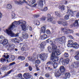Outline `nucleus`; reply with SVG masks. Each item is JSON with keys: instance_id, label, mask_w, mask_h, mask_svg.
Returning <instances> with one entry per match:
<instances>
[{"instance_id": "32", "label": "nucleus", "mask_w": 79, "mask_h": 79, "mask_svg": "<svg viewBox=\"0 0 79 79\" xmlns=\"http://www.w3.org/2000/svg\"><path fill=\"white\" fill-rule=\"evenodd\" d=\"M35 24L37 26H39L40 25V22L38 20H36L35 22Z\"/></svg>"}, {"instance_id": "13", "label": "nucleus", "mask_w": 79, "mask_h": 79, "mask_svg": "<svg viewBox=\"0 0 79 79\" xmlns=\"http://www.w3.org/2000/svg\"><path fill=\"white\" fill-rule=\"evenodd\" d=\"M47 35H42L40 37V39L41 40H44L48 38Z\"/></svg>"}, {"instance_id": "21", "label": "nucleus", "mask_w": 79, "mask_h": 79, "mask_svg": "<svg viewBox=\"0 0 79 79\" xmlns=\"http://www.w3.org/2000/svg\"><path fill=\"white\" fill-rule=\"evenodd\" d=\"M9 56H9V55H8V54L7 53H6V54L5 55H4V57H5V58L7 59L6 61H7V62H8V59L9 58Z\"/></svg>"}, {"instance_id": "63", "label": "nucleus", "mask_w": 79, "mask_h": 79, "mask_svg": "<svg viewBox=\"0 0 79 79\" xmlns=\"http://www.w3.org/2000/svg\"><path fill=\"white\" fill-rule=\"evenodd\" d=\"M67 4H68V1H65L64 2V4L67 5Z\"/></svg>"}, {"instance_id": "1", "label": "nucleus", "mask_w": 79, "mask_h": 79, "mask_svg": "<svg viewBox=\"0 0 79 79\" xmlns=\"http://www.w3.org/2000/svg\"><path fill=\"white\" fill-rule=\"evenodd\" d=\"M26 22L23 20H20L19 21H15L14 22L8 29H6L4 31L9 35H10L12 37H18L19 33H18L15 34L11 30H13L15 27L16 25H19V24H22L21 26L23 31H27L28 29L27 27L26 26Z\"/></svg>"}, {"instance_id": "41", "label": "nucleus", "mask_w": 79, "mask_h": 79, "mask_svg": "<svg viewBox=\"0 0 79 79\" xmlns=\"http://www.w3.org/2000/svg\"><path fill=\"white\" fill-rule=\"evenodd\" d=\"M64 56L65 57H68V56H69V54L67 53H65Z\"/></svg>"}, {"instance_id": "7", "label": "nucleus", "mask_w": 79, "mask_h": 79, "mask_svg": "<svg viewBox=\"0 0 79 79\" xmlns=\"http://www.w3.org/2000/svg\"><path fill=\"white\" fill-rule=\"evenodd\" d=\"M61 74V72L60 70H58L55 72V75L56 77H58L60 76Z\"/></svg>"}, {"instance_id": "14", "label": "nucleus", "mask_w": 79, "mask_h": 79, "mask_svg": "<svg viewBox=\"0 0 79 79\" xmlns=\"http://www.w3.org/2000/svg\"><path fill=\"white\" fill-rule=\"evenodd\" d=\"M64 76L65 79H67V78H69L71 77V74L70 73H67L64 74Z\"/></svg>"}, {"instance_id": "43", "label": "nucleus", "mask_w": 79, "mask_h": 79, "mask_svg": "<svg viewBox=\"0 0 79 79\" xmlns=\"http://www.w3.org/2000/svg\"><path fill=\"white\" fill-rule=\"evenodd\" d=\"M63 22L62 21H58V23L59 24H63Z\"/></svg>"}, {"instance_id": "49", "label": "nucleus", "mask_w": 79, "mask_h": 79, "mask_svg": "<svg viewBox=\"0 0 79 79\" xmlns=\"http://www.w3.org/2000/svg\"><path fill=\"white\" fill-rule=\"evenodd\" d=\"M68 36L71 39H73V37L71 36V35H69Z\"/></svg>"}, {"instance_id": "37", "label": "nucleus", "mask_w": 79, "mask_h": 79, "mask_svg": "<svg viewBox=\"0 0 79 79\" xmlns=\"http://www.w3.org/2000/svg\"><path fill=\"white\" fill-rule=\"evenodd\" d=\"M60 62H61V63H62L64 65V61H63V58L60 59Z\"/></svg>"}, {"instance_id": "48", "label": "nucleus", "mask_w": 79, "mask_h": 79, "mask_svg": "<svg viewBox=\"0 0 79 79\" xmlns=\"http://www.w3.org/2000/svg\"><path fill=\"white\" fill-rule=\"evenodd\" d=\"M0 44H2L3 45V44H4V40H1L0 41Z\"/></svg>"}, {"instance_id": "58", "label": "nucleus", "mask_w": 79, "mask_h": 79, "mask_svg": "<svg viewBox=\"0 0 79 79\" xmlns=\"http://www.w3.org/2000/svg\"><path fill=\"white\" fill-rule=\"evenodd\" d=\"M15 64V62H12L10 64V66H12Z\"/></svg>"}, {"instance_id": "34", "label": "nucleus", "mask_w": 79, "mask_h": 79, "mask_svg": "<svg viewBox=\"0 0 79 79\" xmlns=\"http://www.w3.org/2000/svg\"><path fill=\"white\" fill-rule=\"evenodd\" d=\"M19 58L22 60H24L25 59V57L23 56H19Z\"/></svg>"}, {"instance_id": "27", "label": "nucleus", "mask_w": 79, "mask_h": 79, "mask_svg": "<svg viewBox=\"0 0 79 79\" xmlns=\"http://www.w3.org/2000/svg\"><path fill=\"white\" fill-rule=\"evenodd\" d=\"M58 65V63H54L53 65L54 68V69H56V68H57Z\"/></svg>"}, {"instance_id": "8", "label": "nucleus", "mask_w": 79, "mask_h": 79, "mask_svg": "<svg viewBox=\"0 0 79 79\" xmlns=\"http://www.w3.org/2000/svg\"><path fill=\"white\" fill-rule=\"evenodd\" d=\"M44 2H45V0H40L38 2V5L41 8H43V6H44Z\"/></svg>"}, {"instance_id": "18", "label": "nucleus", "mask_w": 79, "mask_h": 79, "mask_svg": "<svg viewBox=\"0 0 79 79\" xmlns=\"http://www.w3.org/2000/svg\"><path fill=\"white\" fill-rule=\"evenodd\" d=\"M50 39H48L46 40V41L48 42V43H50V44L51 45H54L55 44V42H53L52 40H49Z\"/></svg>"}, {"instance_id": "36", "label": "nucleus", "mask_w": 79, "mask_h": 79, "mask_svg": "<svg viewBox=\"0 0 79 79\" xmlns=\"http://www.w3.org/2000/svg\"><path fill=\"white\" fill-rule=\"evenodd\" d=\"M35 66L37 65V64H40V61L39 60H37L35 61Z\"/></svg>"}, {"instance_id": "2", "label": "nucleus", "mask_w": 79, "mask_h": 79, "mask_svg": "<svg viewBox=\"0 0 79 79\" xmlns=\"http://www.w3.org/2000/svg\"><path fill=\"white\" fill-rule=\"evenodd\" d=\"M56 48H57V47L55 44L52 45V49L50 47H48V50L49 52L50 53L52 52L51 58L53 62L57 61L58 60V57L57 56L58 55H60V50L56 49Z\"/></svg>"}, {"instance_id": "51", "label": "nucleus", "mask_w": 79, "mask_h": 79, "mask_svg": "<svg viewBox=\"0 0 79 79\" xmlns=\"http://www.w3.org/2000/svg\"><path fill=\"white\" fill-rule=\"evenodd\" d=\"M6 67H4L2 68H1V69L2 70V71H5V69H6Z\"/></svg>"}, {"instance_id": "6", "label": "nucleus", "mask_w": 79, "mask_h": 79, "mask_svg": "<svg viewBox=\"0 0 79 79\" xmlns=\"http://www.w3.org/2000/svg\"><path fill=\"white\" fill-rule=\"evenodd\" d=\"M61 30L64 32V33L65 34H68L69 32V33H73V30H68L66 28H62Z\"/></svg>"}, {"instance_id": "12", "label": "nucleus", "mask_w": 79, "mask_h": 79, "mask_svg": "<svg viewBox=\"0 0 79 79\" xmlns=\"http://www.w3.org/2000/svg\"><path fill=\"white\" fill-rule=\"evenodd\" d=\"M23 77L25 79H29L30 77L29 75L27 73H25L23 74Z\"/></svg>"}, {"instance_id": "39", "label": "nucleus", "mask_w": 79, "mask_h": 79, "mask_svg": "<svg viewBox=\"0 0 79 79\" xmlns=\"http://www.w3.org/2000/svg\"><path fill=\"white\" fill-rule=\"evenodd\" d=\"M25 3L27 4V5L29 6V3L27 2H26V0H23V1H22V3Z\"/></svg>"}, {"instance_id": "35", "label": "nucleus", "mask_w": 79, "mask_h": 79, "mask_svg": "<svg viewBox=\"0 0 79 79\" xmlns=\"http://www.w3.org/2000/svg\"><path fill=\"white\" fill-rule=\"evenodd\" d=\"M55 15H57V16H60V13L59 12H58L57 11H56L55 12Z\"/></svg>"}, {"instance_id": "62", "label": "nucleus", "mask_w": 79, "mask_h": 79, "mask_svg": "<svg viewBox=\"0 0 79 79\" xmlns=\"http://www.w3.org/2000/svg\"><path fill=\"white\" fill-rule=\"evenodd\" d=\"M29 70L30 71H32V67H29Z\"/></svg>"}, {"instance_id": "44", "label": "nucleus", "mask_w": 79, "mask_h": 79, "mask_svg": "<svg viewBox=\"0 0 79 79\" xmlns=\"http://www.w3.org/2000/svg\"><path fill=\"white\" fill-rule=\"evenodd\" d=\"M41 20H42V21H45V17H42L41 19Z\"/></svg>"}, {"instance_id": "19", "label": "nucleus", "mask_w": 79, "mask_h": 79, "mask_svg": "<svg viewBox=\"0 0 79 79\" xmlns=\"http://www.w3.org/2000/svg\"><path fill=\"white\" fill-rule=\"evenodd\" d=\"M67 13H69L70 15H74V12L71 10L68 9Z\"/></svg>"}, {"instance_id": "60", "label": "nucleus", "mask_w": 79, "mask_h": 79, "mask_svg": "<svg viewBox=\"0 0 79 79\" xmlns=\"http://www.w3.org/2000/svg\"><path fill=\"white\" fill-rule=\"evenodd\" d=\"M35 18H38V17H39V15H35Z\"/></svg>"}, {"instance_id": "56", "label": "nucleus", "mask_w": 79, "mask_h": 79, "mask_svg": "<svg viewBox=\"0 0 79 79\" xmlns=\"http://www.w3.org/2000/svg\"><path fill=\"white\" fill-rule=\"evenodd\" d=\"M12 70H11L10 71H9V72H8L7 73V75H8V74H10V73H11V71H12Z\"/></svg>"}, {"instance_id": "23", "label": "nucleus", "mask_w": 79, "mask_h": 79, "mask_svg": "<svg viewBox=\"0 0 79 79\" xmlns=\"http://www.w3.org/2000/svg\"><path fill=\"white\" fill-rule=\"evenodd\" d=\"M64 19L65 20H68L69 19V15H66L64 17Z\"/></svg>"}, {"instance_id": "53", "label": "nucleus", "mask_w": 79, "mask_h": 79, "mask_svg": "<svg viewBox=\"0 0 79 79\" xmlns=\"http://www.w3.org/2000/svg\"><path fill=\"white\" fill-rule=\"evenodd\" d=\"M28 29L31 31H32V27H29Z\"/></svg>"}, {"instance_id": "52", "label": "nucleus", "mask_w": 79, "mask_h": 79, "mask_svg": "<svg viewBox=\"0 0 79 79\" xmlns=\"http://www.w3.org/2000/svg\"><path fill=\"white\" fill-rule=\"evenodd\" d=\"M15 56H12L11 57V60H12V61H14V60H15Z\"/></svg>"}, {"instance_id": "16", "label": "nucleus", "mask_w": 79, "mask_h": 79, "mask_svg": "<svg viewBox=\"0 0 79 79\" xmlns=\"http://www.w3.org/2000/svg\"><path fill=\"white\" fill-rule=\"evenodd\" d=\"M45 45V43L43 42L40 45V48L41 50H44V47Z\"/></svg>"}, {"instance_id": "22", "label": "nucleus", "mask_w": 79, "mask_h": 79, "mask_svg": "<svg viewBox=\"0 0 79 79\" xmlns=\"http://www.w3.org/2000/svg\"><path fill=\"white\" fill-rule=\"evenodd\" d=\"M46 29L45 27L43 26L41 27V31L42 32H43V33H45V30Z\"/></svg>"}, {"instance_id": "20", "label": "nucleus", "mask_w": 79, "mask_h": 79, "mask_svg": "<svg viewBox=\"0 0 79 79\" xmlns=\"http://www.w3.org/2000/svg\"><path fill=\"white\" fill-rule=\"evenodd\" d=\"M73 25L75 27L79 26V23H78V20H75V23H73Z\"/></svg>"}, {"instance_id": "28", "label": "nucleus", "mask_w": 79, "mask_h": 79, "mask_svg": "<svg viewBox=\"0 0 79 79\" xmlns=\"http://www.w3.org/2000/svg\"><path fill=\"white\" fill-rule=\"evenodd\" d=\"M75 68H76L77 67H78L79 66V61H77L75 63Z\"/></svg>"}, {"instance_id": "10", "label": "nucleus", "mask_w": 79, "mask_h": 79, "mask_svg": "<svg viewBox=\"0 0 79 79\" xmlns=\"http://www.w3.org/2000/svg\"><path fill=\"white\" fill-rule=\"evenodd\" d=\"M24 34V32H23L22 33V35H23V38H28V34ZM22 37H21L20 38H19L20 40L21 41H23V39Z\"/></svg>"}, {"instance_id": "29", "label": "nucleus", "mask_w": 79, "mask_h": 79, "mask_svg": "<svg viewBox=\"0 0 79 79\" xmlns=\"http://www.w3.org/2000/svg\"><path fill=\"white\" fill-rule=\"evenodd\" d=\"M12 40L13 42H17V43H19V42H18V41H19V40L16 39V38H15V39H12Z\"/></svg>"}, {"instance_id": "50", "label": "nucleus", "mask_w": 79, "mask_h": 79, "mask_svg": "<svg viewBox=\"0 0 79 79\" xmlns=\"http://www.w3.org/2000/svg\"><path fill=\"white\" fill-rule=\"evenodd\" d=\"M76 16L77 18H79V12L77 13L76 14Z\"/></svg>"}, {"instance_id": "64", "label": "nucleus", "mask_w": 79, "mask_h": 79, "mask_svg": "<svg viewBox=\"0 0 79 79\" xmlns=\"http://www.w3.org/2000/svg\"><path fill=\"white\" fill-rule=\"evenodd\" d=\"M29 66V64L27 63L25 64V66L26 67H27L28 66Z\"/></svg>"}, {"instance_id": "15", "label": "nucleus", "mask_w": 79, "mask_h": 79, "mask_svg": "<svg viewBox=\"0 0 79 79\" xmlns=\"http://www.w3.org/2000/svg\"><path fill=\"white\" fill-rule=\"evenodd\" d=\"M6 8L8 10H10L12 8V5L10 4H8L6 5Z\"/></svg>"}, {"instance_id": "55", "label": "nucleus", "mask_w": 79, "mask_h": 79, "mask_svg": "<svg viewBox=\"0 0 79 79\" xmlns=\"http://www.w3.org/2000/svg\"><path fill=\"white\" fill-rule=\"evenodd\" d=\"M48 64H52V62L49 61L47 63Z\"/></svg>"}, {"instance_id": "38", "label": "nucleus", "mask_w": 79, "mask_h": 79, "mask_svg": "<svg viewBox=\"0 0 79 79\" xmlns=\"http://www.w3.org/2000/svg\"><path fill=\"white\" fill-rule=\"evenodd\" d=\"M28 6H31V7H35V6H37V4H34L33 5H32L31 4H29L28 5Z\"/></svg>"}, {"instance_id": "33", "label": "nucleus", "mask_w": 79, "mask_h": 79, "mask_svg": "<svg viewBox=\"0 0 79 79\" xmlns=\"http://www.w3.org/2000/svg\"><path fill=\"white\" fill-rule=\"evenodd\" d=\"M26 48H27L24 45L23 47L21 48V49L23 51L24 50H26Z\"/></svg>"}, {"instance_id": "4", "label": "nucleus", "mask_w": 79, "mask_h": 79, "mask_svg": "<svg viewBox=\"0 0 79 79\" xmlns=\"http://www.w3.org/2000/svg\"><path fill=\"white\" fill-rule=\"evenodd\" d=\"M65 40H66V37L64 36H62L60 38L56 39L54 41L55 42H57V43L62 44L63 42H64Z\"/></svg>"}, {"instance_id": "42", "label": "nucleus", "mask_w": 79, "mask_h": 79, "mask_svg": "<svg viewBox=\"0 0 79 79\" xmlns=\"http://www.w3.org/2000/svg\"><path fill=\"white\" fill-rule=\"evenodd\" d=\"M15 16L16 15H15V13H12L11 16L12 19H13V18H14L15 17Z\"/></svg>"}, {"instance_id": "11", "label": "nucleus", "mask_w": 79, "mask_h": 79, "mask_svg": "<svg viewBox=\"0 0 79 79\" xmlns=\"http://www.w3.org/2000/svg\"><path fill=\"white\" fill-rule=\"evenodd\" d=\"M47 16L48 18V21L50 22V21H52V20H53V18L51 17V15H50V14H48L47 15Z\"/></svg>"}, {"instance_id": "61", "label": "nucleus", "mask_w": 79, "mask_h": 79, "mask_svg": "<svg viewBox=\"0 0 79 79\" xmlns=\"http://www.w3.org/2000/svg\"><path fill=\"white\" fill-rule=\"evenodd\" d=\"M36 69L37 70V71H39V68L37 67V65H36Z\"/></svg>"}, {"instance_id": "9", "label": "nucleus", "mask_w": 79, "mask_h": 79, "mask_svg": "<svg viewBox=\"0 0 79 79\" xmlns=\"http://www.w3.org/2000/svg\"><path fill=\"white\" fill-rule=\"evenodd\" d=\"M40 58L43 61L46 60L45 55L44 54H41L40 55Z\"/></svg>"}, {"instance_id": "24", "label": "nucleus", "mask_w": 79, "mask_h": 79, "mask_svg": "<svg viewBox=\"0 0 79 79\" xmlns=\"http://www.w3.org/2000/svg\"><path fill=\"white\" fill-rule=\"evenodd\" d=\"M59 8L61 10H64V9H65V8H64V6L63 5L60 6L59 7Z\"/></svg>"}, {"instance_id": "26", "label": "nucleus", "mask_w": 79, "mask_h": 79, "mask_svg": "<svg viewBox=\"0 0 79 79\" xmlns=\"http://www.w3.org/2000/svg\"><path fill=\"white\" fill-rule=\"evenodd\" d=\"M69 62V59H65L64 60V64H65L66 63V64H68V63Z\"/></svg>"}, {"instance_id": "30", "label": "nucleus", "mask_w": 79, "mask_h": 79, "mask_svg": "<svg viewBox=\"0 0 79 79\" xmlns=\"http://www.w3.org/2000/svg\"><path fill=\"white\" fill-rule=\"evenodd\" d=\"M34 58L35 59V58H34L33 57H30L29 58L28 60H29L30 61L32 60V61H35V60H35V59H34Z\"/></svg>"}, {"instance_id": "54", "label": "nucleus", "mask_w": 79, "mask_h": 79, "mask_svg": "<svg viewBox=\"0 0 79 79\" xmlns=\"http://www.w3.org/2000/svg\"><path fill=\"white\" fill-rule=\"evenodd\" d=\"M35 2H36L35 0H33L31 2V4H32V5H33V4H34V3H35Z\"/></svg>"}, {"instance_id": "5", "label": "nucleus", "mask_w": 79, "mask_h": 79, "mask_svg": "<svg viewBox=\"0 0 79 79\" xmlns=\"http://www.w3.org/2000/svg\"><path fill=\"white\" fill-rule=\"evenodd\" d=\"M6 48L7 50H13L15 49V46L13 44H8L6 45Z\"/></svg>"}, {"instance_id": "57", "label": "nucleus", "mask_w": 79, "mask_h": 79, "mask_svg": "<svg viewBox=\"0 0 79 79\" xmlns=\"http://www.w3.org/2000/svg\"><path fill=\"white\" fill-rule=\"evenodd\" d=\"M18 4H21V3H23L22 1H18Z\"/></svg>"}, {"instance_id": "17", "label": "nucleus", "mask_w": 79, "mask_h": 79, "mask_svg": "<svg viewBox=\"0 0 79 79\" xmlns=\"http://www.w3.org/2000/svg\"><path fill=\"white\" fill-rule=\"evenodd\" d=\"M59 70L61 73H63L65 71V68L64 66H61L60 67Z\"/></svg>"}, {"instance_id": "40", "label": "nucleus", "mask_w": 79, "mask_h": 79, "mask_svg": "<svg viewBox=\"0 0 79 79\" xmlns=\"http://www.w3.org/2000/svg\"><path fill=\"white\" fill-rule=\"evenodd\" d=\"M0 61L2 62H3L6 61V59H3V58H1L0 60Z\"/></svg>"}, {"instance_id": "59", "label": "nucleus", "mask_w": 79, "mask_h": 79, "mask_svg": "<svg viewBox=\"0 0 79 79\" xmlns=\"http://www.w3.org/2000/svg\"><path fill=\"white\" fill-rule=\"evenodd\" d=\"M45 68L46 69H49V70H52V68H50V67H45Z\"/></svg>"}, {"instance_id": "31", "label": "nucleus", "mask_w": 79, "mask_h": 79, "mask_svg": "<svg viewBox=\"0 0 79 79\" xmlns=\"http://www.w3.org/2000/svg\"><path fill=\"white\" fill-rule=\"evenodd\" d=\"M41 10L42 11H47V10H48V8H47V7H44L43 9H41Z\"/></svg>"}, {"instance_id": "47", "label": "nucleus", "mask_w": 79, "mask_h": 79, "mask_svg": "<svg viewBox=\"0 0 79 79\" xmlns=\"http://www.w3.org/2000/svg\"><path fill=\"white\" fill-rule=\"evenodd\" d=\"M45 76L46 77H49L50 76V75H49V74L48 73H47L45 74Z\"/></svg>"}, {"instance_id": "3", "label": "nucleus", "mask_w": 79, "mask_h": 79, "mask_svg": "<svg viewBox=\"0 0 79 79\" xmlns=\"http://www.w3.org/2000/svg\"><path fill=\"white\" fill-rule=\"evenodd\" d=\"M68 47H73V48L77 49L79 48V44H77L76 43H73V41L72 40H69L68 44H67Z\"/></svg>"}, {"instance_id": "45", "label": "nucleus", "mask_w": 79, "mask_h": 79, "mask_svg": "<svg viewBox=\"0 0 79 79\" xmlns=\"http://www.w3.org/2000/svg\"><path fill=\"white\" fill-rule=\"evenodd\" d=\"M64 26H67L68 25V23H67V22H63V24H62Z\"/></svg>"}, {"instance_id": "25", "label": "nucleus", "mask_w": 79, "mask_h": 79, "mask_svg": "<svg viewBox=\"0 0 79 79\" xmlns=\"http://www.w3.org/2000/svg\"><path fill=\"white\" fill-rule=\"evenodd\" d=\"M8 43V40L6 39H4V40L3 45H6Z\"/></svg>"}, {"instance_id": "46", "label": "nucleus", "mask_w": 79, "mask_h": 79, "mask_svg": "<svg viewBox=\"0 0 79 79\" xmlns=\"http://www.w3.org/2000/svg\"><path fill=\"white\" fill-rule=\"evenodd\" d=\"M46 33L47 34H50V30H47L46 31Z\"/></svg>"}]
</instances>
